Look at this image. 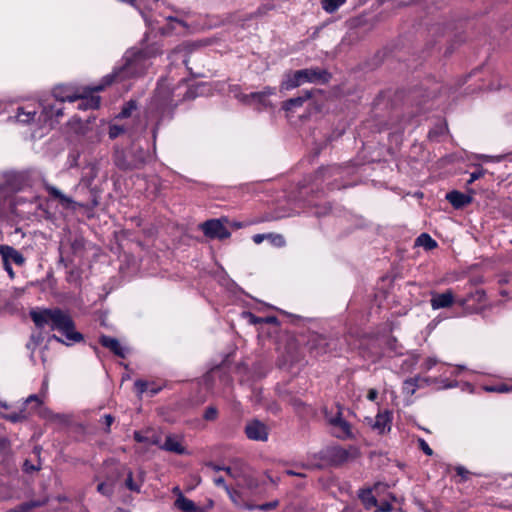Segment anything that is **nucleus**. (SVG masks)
Here are the masks:
<instances>
[{
  "label": "nucleus",
  "mask_w": 512,
  "mask_h": 512,
  "mask_svg": "<svg viewBox=\"0 0 512 512\" xmlns=\"http://www.w3.org/2000/svg\"><path fill=\"white\" fill-rule=\"evenodd\" d=\"M29 316L38 329L49 327L52 331L60 332L66 341L53 335V338L58 342L71 345L84 340V336L75 330V323L72 317L58 307L31 309Z\"/></svg>",
  "instance_id": "nucleus-1"
},
{
  "label": "nucleus",
  "mask_w": 512,
  "mask_h": 512,
  "mask_svg": "<svg viewBox=\"0 0 512 512\" xmlns=\"http://www.w3.org/2000/svg\"><path fill=\"white\" fill-rule=\"evenodd\" d=\"M177 103L173 98L172 89L164 82L159 81L151 101L146 109V120L152 123V135L156 139L159 127L166 118L171 119Z\"/></svg>",
  "instance_id": "nucleus-2"
},
{
  "label": "nucleus",
  "mask_w": 512,
  "mask_h": 512,
  "mask_svg": "<svg viewBox=\"0 0 512 512\" xmlns=\"http://www.w3.org/2000/svg\"><path fill=\"white\" fill-rule=\"evenodd\" d=\"M153 56L154 54L149 49L127 52L123 58L124 64L105 75L106 84L112 85L129 78L142 76L152 65L151 58Z\"/></svg>",
  "instance_id": "nucleus-3"
},
{
  "label": "nucleus",
  "mask_w": 512,
  "mask_h": 512,
  "mask_svg": "<svg viewBox=\"0 0 512 512\" xmlns=\"http://www.w3.org/2000/svg\"><path fill=\"white\" fill-rule=\"evenodd\" d=\"M112 159L119 170L127 172L144 168L150 160V153L135 144L129 148L115 146Z\"/></svg>",
  "instance_id": "nucleus-4"
},
{
  "label": "nucleus",
  "mask_w": 512,
  "mask_h": 512,
  "mask_svg": "<svg viewBox=\"0 0 512 512\" xmlns=\"http://www.w3.org/2000/svg\"><path fill=\"white\" fill-rule=\"evenodd\" d=\"M330 79L331 74L327 70L318 67L289 71L283 75V79L280 83V90L290 91L304 83L326 84Z\"/></svg>",
  "instance_id": "nucleus-5"
},
{
  "label": "nucleus",
  "mask_w": 512,
  "mask_h": 512,
  "mask_svg": "<svg viewBox=\"0 0 512 512\" xmlns=\"http://www.w3.org/2000/svg\"><path fill=\"white\" fill-rule=\"evenodd\" d=\"M343 168L338 164H331L319 167L310 176L311 191L325 193L340 189L342 185L338 182L342 178Z\"/></svg>",
  "instance_id": "nucleus-6"
},
{
  "label": "nucleus",
  "mask_w": 512,
  "mask_h": 512,
  "mask_svg": "<svg viewBox=\"0 0 512 512\" xmlns=\"http://www.w3.org/2000/svg\"><path fill=\"white\" fill-rule=\"evenodd\" d=\"M42 403V400L36 394L28 396L18 407H13L7 402L0 400V408L5 410L0 412V417L11 423H20L27 420L31 415V411L37 410Z\"/></svg>",
  "instance_id": "nucleus-7"
},
{
  "label": "nucleus",
  "mask_w": 512,
  "mask_h": 512,
  "mask_svg": "<svg viewBox=\"0 0 512 512\" xmlns=\"http://www.w3.org/2000/svg\"><path fill=\"white\" fill-rule=\"evenodd\" d=\"M311 357L318 359L325 355H334L340 348L339 339L319 333H311L306 342Z\"/></svg>",
  "instance_id": "nucleus-8"
},
{
  "label": "nucleus",
  "mask_w": 512,
  "mask_h": 512,
  "mask_svg": "<svg viewBox=\"0 0 512 512\" xmlns=\"http://www.w3.org/2000/svg\"><path fill=\"white\" fill-rule=\"evenodd\" d=\"M430 385H437L438 388L448 389L455 387L457 382L455 380H450L447 377H443L442 375L439 378L415 376L404 380L402 384V393L407 397H411L415 394L417 389Z\"/></svg>",
  "instance_id": "nucleus-9"
},
{
  "label": "nucleus",
  "mask_w": 512,
  "mask_h": 512,
  "mask_svg": "<svg viewBox=\"0 0 512 512\" xmlns=\"http://www.w3.org/2000/svg\"><path fill=\"white\" fill-rule=\"evenodd\" d=\"M110 85L111 84H106L104 76L98 85L81 87L79 90V98L76 100V102H78L77 109L83 111L98 109L101 104V98L94 93L101 92Z\"/></svg>",
  "instance_id": "nucleus-10"
},
{
  "label": "nucleus",
  "mask_w": 512,
  "mask_h": 512,
  "mask_svg": "<svg viewBox=\"0 0 512 512\" xmlns=\"http://www.w3.org/2000/svg\"><path fill=\"white\" fill-rule=\"evenodd\" d=\"M42 108L40 118H43V122H59L63 116L64 104L56 102L52 96L42 99L39 103Z\"/></svg>",
  "instance_id": "nucleus-11"
},
{
  "label": "nucleus",
  "mask_w": 512,
  "mask_h": 512,
  "mask_svg": "<svg viewBox=\"0 0 512 512\" xmlns=\"http://www.w3.org/2000/svg\"><path fill=\"white\" fill-rule=\"evenodd\" d=\"M358 454V449L354 446H350L348 449L335 446L328 450L327 457L331 464L339 466L348 462L350 459L356 458Z\"/></svg>",
  "instance_id": "nucleus-12"
},
{
  "label": "nucleus",
  "mask_w": 512,
  "mask_h": 512,
  "mask_svg": "<svg viewBox=\"0 0 512 512\" xmlns=\"http://www.w3.org/2000/svg\"><path fill=\"white\" fill-rule=\"evenodd\" d=\"M276 94V88L271 86H266L262 91L252 92L250 94H244L241 100L245 104H257L261 108H267L271 106V102L269 101V97Z\"/></svg>",
  "instance_id": "nucleus-13"
},
{
  "label": "nucleus",
  "mask_w": 512,
  "mask_h": 512,
  "mask_svg": "<svg viewBox=\"0 0 512 512\" xmlns=\"http://www.w3.org/2000/svg\"><path fill=\"white\" fill-rule=\"evenodd\" d=\"M81 87L73 85L61 84L55 86L51 91V96L56 102L64 104L66 101L73 103L79 98V90Z\"/></svg>",
  "instance_id": "nucleus-14"
},
{
  "label": "nucleus",
  "mask_w": 512,
  "mask_h": 512,
  "mask_svg": "<svg viewBox=\"0 0 512 512\" xmlns=\"http://www.w3.org/2000/svg\"><path fill=\"white\" fill-rule=\"evenodd\" d=\"M202 231L205 236L211 239L224 240L231 236V232L218 219L204 222L202 224Z\"/></svg>",
  "instance_id": "nucleus-15"
},
{
  "label": "nucleus",
  "mask_w": 512,
  "mask_h": 512,
  "mask_svg": "<svg viewBox=\"0 0 512 512\" xmlns=\"http://www.w3.org/2000/svg\"><path fill=\"white\" fill-rule=\"evenodd\" d=\"M328 422L336 429L335 437L342 440L354 438L351 424L342 417L340 411L334 417H331Z\"/></svg>",
  "instance_id": "nucleus-16"
},
{
  "label": "nucleus",
  "mask_w": 512,
  "mask_h": 512,
  "mask_svg": "<svg viewBox=\"0 0 512 512\" xmlns=\"http://www.w3.org/2000/svg\"><path fill=\"white\" fill-rule=\"evenodd\" d=\"M246 437L253 441H267L269 436L268 427L261 421L254 419L245 426Z\"/></svg>",
  "instance_id": "nucleus-17"
},
{
  "label": "nucleus",
  "mask_w": 512,
  "mask_h": 512,
  "mask_svg": "<svg viewBox=\"0 0 512 512\" xmlns=\"http://www.w3.org/2000/svg\"><path fill=\"white\" fill-rule=\"evenodd\" d=\"M393 421V412L385 409L379 411L375 416L374 424L372 428L376 430L380 435L389 433L391 431Z\"/></svg>",
  "instance_id": "nucleus-18"
},
{
  "label": "nucleus",
  "mask_w": 512,
  "mask_h": 512,
  "mask_svg": "<svg viewBox=\"0 0 512 512\" xmlns=\"http://www.w3.org/2000/svg\"><path fill=\"white\" fill-rule=\"evenodd\" d=\"M46 191L49 196L58 201V203L65 209L76 210L77 207L83 208L84 205L75 202L71 197L63 194L58 188L54 186H47Z\"/></svg>",
  "instance_id": "nucleus-19"
},
{
  "label": "nucleus",
  "mask_w": 512,
  "mask_h": 512,
  "mask_svg": "<svg viewBox=\"0 0 512 512\" xmlns=\"http://www.w3.org/2000/svg\"><path fill=\"white\" fill-rule=\"evenodd\" d=\"M455 302L454 294L451 289L446 290L443 293H432L430 299V305L433 310L449 308Z\"/></svg>",
  "instance_id": "nucleus-20"
},
{
  "label": "nucleus",
  "mask_w": 512,
  "mask_h": 512,
  "mask_svg": "<svg viewBox=\"0 0 512 512\" xmlns=\"http://www.w3.org/2000/svg\"><path fill=\"white\" fill-rule=\"evenodd\" d=\"M0 255L3 262H13L17 266L25 264V257L14 247L2 244L0 245Z\"/></svg>",
  "instance_id": "nucleus-21"
},
{
  "label": "nucleus",
  "mask_w": 512,
  "mask_h": 512,
  "mask_svg": "<svg viewBox=\"0 0 512 512\" xmlns=\"http://www.w3.org/2000/svg\"><path fill=\"white\" fill-rule=\"evenodd\" d=\"M99 343L102 347L109 349L114 355L120 358L126 357L125 349L121 346L118 339L108 335H101Z\"/></svg>",
  "instance_id": "nucleus-22"
},
{
  "label": "nucleus",
  "mask_w": 512,
  "mask_h": 512,
  "mask_svg": "<svg viewBox=\"0 0 512 512\" xmlns=\"http://www.w3.org/2000/svg\"><path fill=\"white\" fill-rule=\"evenodd\" d=\"M312 97V91H302V95L285 100L282 109L286 112H293L296 108L302 107Z\"/></svg>",
  "instance_id": "nucleus-23"
},
{
  "label": "nucleus",
  "mask_w": 512,
  "mask_h": 512,
  "mask_svg": "<svg viewBox=\"0 0 512 512\" xmlns=\"http://www.w3.org/2000/svg\"><path fill=\"white\" fill-rule=\"evenodd\" d=\"M446 199L455 209L463 208L472 202V196L457 190L448 192Z\"/></svg>",
  "instance_id": "nucleus-24"
},
{
  "label": "nucleus",
  "mask_w": 512,
  "mask_h": 512,
  "mask_svg": "<svg viewBox=\"0 0 512 512\" xmlns=\"http://www.w3.org/2000/svg\"><path fill=\"white\" fill-rule=\"evenodd\" d=\"M174 506L183 512H204L203 508L197 506L192 500L185 497L182 492H179V496L176 498Z\"/></svg>",
  "instance_id": "nucleus-25"
},
{
  "label": "nucleus",
  "mask_w": 512,
  "mask_h": 512,
  "mask_svg": "<svg viewBox=\"0 0 512 512\" xmlns=\"http://www.w3.org/2000/svg\"><path fill=\"white\" fill-rule=\"evenodd\" d=\"M134 388L138 395L148 393L150 396H154L161 391V387L157 386L154 382H148L142 379H138L134 382Z\"/></svg>",
  "instance_id": "nucleus-26"
},
{
  "label": "nucleus",
  "mask_w": 512,
  "mask_h": 512,
  "mask_svg": "<svg viewBox=\"0 0 512 512\" xmlns=\"http://www.w3.org/2000/svg\"><path fill=\"white\" fill-rule=\"evenodd\" d=\"M161 449L172 452L178 455L187 454V449L182 445V443L174 436L168 435L165 438L164 444L161 446Z\"/></svg>",
  "instance_id": "nucleus-27"
},
{
  "label": "nucleus",
  "mask_w": 512,
  "mask_h": 512,
  "mask_svg": "<svg viewBox=\"0 0 512 512\" xmlns=\"http://www.w3.org/2000/svg\"><path fill=\"white\" fill-rule=\"evenodd\" d=\"M37 114L36 108L33 105H26L19 107L15 118L18 122L23 124H29L34 121Z\"/></svg>",
  "instance_id": "nucleus-28"
},
{
  "label": "nucleus",
  "mask_w": 512,
  "mask_h": 512,
  "mask_svg": "<svg viewBox=\"0 0 512 512\" xmlns=\"http://www.w3.org/2000/svg\"><path fill=\"white\" fill-rule=\"evenodd\" d=\"M122 470L114 464L106 465V472L103 476H96L95 480L100 478H104L105 481H108L113 487L115 483L122 477Z\"/></svg>",
  "instance_id": "nucleus-29"
},
{
  "label": "nucleus",
  "mask_w": 512,
  "mask_h": 512,
  "mask_svg": "<svg viewBox=\"0 0 512 512\" xmlns=\"http://www.w3.org/2000/svg\"><path fill=\"white\" fill-rule=\"evenodd\" d=\"M358 497L366 510H370L377 506V499L371 488L360 489Z\"/></svg>",
  "instance_id": "nucleus-30"
},
{
  "label": "nucleus",
  "mask_w": 512,
  "mask_h": 512,
  "mask_svg": "<svg viewBox=\"0 0 512 512\" xmlns=\"http://www.w3.org/2000/svg\"><path fill=\"white\" fill-rule=\"evenodd\" d=\"M47 499L44 500H30L17 505L6 512H31L32 510L46 505Z\"/></svg>",
  "instance_id": "nucleus-31"
},
{
  "label": "nucleus",
  "mask_w": 512,
  "mask_h": 512,
  "mask_svg": "<svg viewBox=\"0 0 512 512\" xmlns=\"http://www.w3.org/2000/svg\"><path fill=\"white\" fill-rule=\"evenodd\" d=\"M386 348L391 356H401L404 354V346L394 336L388 337Z\"/></svg>",
  "instance_id": "nucleus-32"
},
{
  "label": "nucleus",
  "mask_w": 512,
  "mask_h": 512,
  "mask_svg": "<svg viewBox=\"0 0 512 512\" xmlns=\"http://www.w3.org/2000/svg\"><path fill=\"white\" fill-rule=\"evenodd\" d=\"M416 245L424 247L426 250L435 249L438 244L429 234L422 233L416 239Z\"/></svg>",
  "instance_id": "nucleus-33"
},
{
  "label": "nucleus",
  "mask_w": 512,
  "mask_h": 512,
  "mask_svg": "<svg viewBox=\"0 0 512 512\" xmlns=\"http://www.w3.org/2000/svg\"><path fill=\"white\" fill-rule=\"evenodd\" d=\"M226 492L232 503L238 508H245L247 504L242 496V493L234 488L226 487Z\"/></svg>",
  "instance_id": "nucleus-34"
},
{
  "label": "nucleus",
  "mask_w": 512,
  "mask_h": 512,
  "mask_svg": "<svg viewBox=\"0 0 512 512\" xmlns=\"http://www.w3.org/2000/svg\"><path fill=\"white\" fill-rule=\"evenodd\" d=\"M280 502L279 500L275 499L270 502H266L263 504H246L245 509L252 511V510H261V511H271L275 510L279 506Z\"/></svg>",
  "instance_id": "nucleus-35"
},
{
  "label": "nucleus",
  "mask_w": 512,
  "mask_h": 512,
  "mask_svg": "<svg viewBox=\"0 0 512 512\" xmlns=\"http://www.w3.org/2000/svg\"><path fill=\"white\" fill-rule=\"evenodd\" d=\"M321 6L327 13H334L337 11L346 0H320Z\"/></svg>",
  "instance_id": "nucleus-36"
},
{
  "label": "nucleus",
  "mask_w": 512,
  "mask_h": 512,
  "mask_svg": "<svg viewBox=\"0 0 512 512\" xmlns=\"http://www.w3.org/2000/svg\"><path fill=\"white\" fill-rule=\"evenodd\" d=\"M483 390L486 392H493V393H509V392H512V385H508L506 383H498L495 385H485V386H483Z\"/></svg>",
  "instance_id": "nucleus-37"
},
{
  "label": "nucleus",
  "mask_w": 512,
  "mask_h": 512,
  "mask_svg": "<svg viewBox=\"0 0 512 512\" xmlns=\"http://www.w3.org/2000/svg\"><path fill=\"white\" fill-rule=\"evenodd\" d=\"M136 109H137V102L135 100H129L128 102H126L123 105L122 110L118 114L117 118H120V119L128 118L132 115V112L135 111Z\"/></svg>",
  "instance_id": "nucleus-38"
},
{
  "label": "nucleus",
  "mask_w": 512,
  "mask_h": 512,
  "mask_svg": "<svg viewBox=\"0 0 512 512\" xmlns=\"http://www.w3.org/2000/svg\"><path fill=\"white\" fill-rule=\"evenodd\" d=\"M125 487L132 491V492H137L139 493L140 490H141V485L140 484H137L134 479H133V472L132 470L128 469V472H127V477L125 479Z\"/></svg>",
  "instance_id": "nucleus-39"
},
{
  "label": "nucleus",
  "mask_w": 512,
  "mask_h": 512,
  "mask_svg": "<svg viewBox=\"0 0 512 512\" xmlns=\"http://www.w3.org/2000/svg\"><path fill=\"white\" fill-rule=\"evenodd\" d=\"M97 492L103 496L110 497L114 493V487L108 481H101L97 485Z\"/></svg>",
  "instance_id": "nucleus-40"
},
{
  "label": "nucleus",
  "mask_w": 512,
  "mask_h": 512,
  "mask_svg": "<svg viewBox=\"0 0 512 512\" xmlns=\"http://www.w3.org/2000/svg\"><path fill=\"white\" fill-rule=\"evenodd\" d=\"M85 243L83 238H75L70 243V251L73 255H77L84 251Z\"/></svg>",
  "instance_id": "nucleus-41"
},
{
  "label": "nucleus",
  "mask_w": 512,
  "mask_h": 512,
  "mask_svg": "<svg viewBox=\"0 0 512 512\" xmlns=\"http://www.w3.org/2000/svg\"><path fill=\"white\" fill-rule=\"evenodd\" d=\"M126 132V128L122 125L111 124L109 126L108 135L110 139H116Z\"/></svg>",
  "instance_id": "nucleus-42"
},
{
  "label": "nucleus",
  "mask_w": 512,
  "mask_h": 512,
  "mask_svg": "<svg viewBox=\"0 0 512 512\" xmlns=\"http://www.w3.org/2000/svg\"><path fill=\"white\" fill-rule=\"evenodd\" d=\"M485 173L486 170L481 165H477L475 170L470 173V178L467 181V184H472L476 180L482 178L485 175Z\"/></svg>",
  "instance_id": "nucleus-43"
},
{
  "label": "nucleus",
  "mask_w": 512,
  "mask_h": 512,
  "mask_svg": "<svg viewBox=\"0 0 512 512\" xmlns=\"http://www.w3.org/2000/svg\"><path fill=\"white\" fill-rule=\"evenodd\" d=\"M274 9V4L265 3L260 5L257 10L251 15V17H261L266 15L269 11Z\"/></svg>",
  "instance_id": "nucleus-44"
},
{
  "label": "nucleus",
  "mask_w": 512,
  "mask_h": 512,
  "mask_svg": "<svg viewBox=\"0 0 512 512\" xmlns=\"http://www.w3.org/2000/svg\"><path fill=\"white\" fill-rule=\"evenodd\" d=\"M218 417V410L215 406H208L203 414V418L206 421H214Z\"/></svg>",
  "instance_id": "nucleus-45"
},
{
  "label": "nucleus",
  "mask_w": 512,
  "mask_h": 512,
  "mask_svg": "<svg viewBox=\"0 0 512 512\" xmlns=\"http://www.w3.org/2000/svg\"><path fill=\"white\" fill-rule=\"evenodd\" d=\"M267 239L276 247H282L285 245V239L280 234H267Z\"/></svg>",
  "instance_id": "nucleus-46"
},
{
  "label": "nucleus",
  "mask_w": 512,
  "mask_h": 512,
  "mask_svg": "<svg viewBox=\"0 0 512 512\" xmlns=\"http://www.w3.org/2000/svg\"><path fill=\"white\" fill-rule=\"evenodd\" d=\"M486 298V293L484 290L482 289H478L475 291V293L471 294L467 299H464L462 304H464L465 302L469 301L470 299H475L477 300L478 302H482L484 301Z\"/></svg>",
  "instance_id": "nucleus-47"
},
{
  "label": "nucleus",
  "mask_w": 512,
  "mask_h": 512,
  "mask_svg": "<svg viewBox=\"0 0 512 512\" xmlns=\"http://www.w3.org/2000/svg\"><path fill=\"white\" fill-rule=\"evenodd\" d=\"M455 472L457 474V476H460L461 477V482H465L469 479V475L471 474L470 471H468L465 467L463 466H457L455 467Z\"/></svg>",
  "instance_id": "nucleus-48"
},
{
  "label": "nucleus",
  "mask_w": 512,
  "mask_h": 512,
  "mask_svg": "<svg viewBox=\"0 0 512 512\" xmlns=\"http://www.w3.org/2000/svg\"><path fill=\"white\" fill-rule=\"evenodd\" d=\"M115 418L111 414H105L101 418V423L105 425V432H110V427L113 424Z\"/></svg>",
  "instance_id": "nucleus-49"
},
{
  "label": "nucleus",
  "mask_w": 512,
  "mask_h": 512,
  "mask_svg": "<svg viewBox=\"0 0 512 512\" xmlns=\"http://www.w3.org/2000/svg\"><path fill=\"white\" fill-rule=\"evenodd\" d=\"M438 361L437 359L435 358H432V357H428L427 359H425V361L422 363L421 367L423 369V371H429L431 370L433 367H435L437 365Z\"/></svg>",
  "instance_id": "nucleus-50"
},
{
  "label": "nucleus",
  "mask_w": 512,
  "mask_h": 512,
  "mask_svg": "<svg viewBox=\"0 0 512 512\" xmlns=\"http://www.w3.org/2000/svg\"><path fill=\"white\" fill-rule=\"evenodd\" d=\"M59 262L62 263L65 268H68V267H70L72 265L73 258L70 257L69 255L65 256L63 250L60 248Z\"/></svg>",
  "instance_id": "nucleus-51"
},
{
  "label": "nucleus",
  "mask_w": 512,
  "mask_h": 512,
  "mask_svg": "<svg viewBox=\"0 0 512 512\" xmlns=\"http://www.w3.org/2000/svg\"><path fill=\"white\" fill-rule=\"evenodd\" d=\"M419 442V448L427 455V456H432L433 455V450L431 449V447L428 445V443L420 438L418 440Z\"/></svg>",
  "instance_id": "nucleus-52"
},
{
  "label": "nucleus",
  "mask_w": 512,
  "mask_h": 512,
  "mask_svg": "<svg viewBox=\"0 0 512 512\" xmlns=\"http://www.w3.org/2000/svg\"><path fill=\"white\" fill-rule=\"evenodd\" d=\"M377 511L378 512H390L393 509V506L388 501H383L379 505L377 504Z\"/></svg>",
  "instance_id": "nucleus-53"
},
{
  "label": "nucleus",
  "mask_w": 512,
  "mask_h": 512,
  "mask_svg": "<svg viewBox=\"0 0 512 512\" xmlns=\"http://www.w3.org/2000/svg\"><path fill=\"white\" fill-rule=\"evenodd\" d=\"M23 469L25 472L31 473V472L39 471L41 469V467H40V465L36 466V465L30 463L28 460H26L24 462Z\"/></svg>",
  "instance_id": "nucleus-54"
},
{
  "label": "nucleus",
  "mask_w": 512,
  "mask_h": 512,
  "mask_svg": "<svg viewBox=\"0 0 512 512\" xmlns=\"http://www.w3.org/2000/svg\"><path fill=\"white\" fill-rule=\"evenodd\" d=\"M133 438L138 443H149V438L144 436L141 431H134Z\"/></svg>",
  "instance_id": "nucleus-55"
},
{
  "label": "nucleus",
  "mask_w": 512,
  "mask_h": 512,
  "mask_svg": "<svg viewBox=\"0 0 512 512\" xmlns=\"http://www.w3.org/2000/svg\"><path fill=\"white\" fill-rule=\"evenodd\" d=\"M263 323L265 324H271L278 326L280 324L278 318L276 316H266L263 317Z\"/></svg>",
  "instance_id": "nucleus-56"
},
{
  "label": "nucleus",
  "mask_w": 512,
  "mask_h": 512,
  "mask_svg": "<svg viewBox=\"0 0 512 512\" xmlns=\"http://www.w3.org/2000/svg\"><path fill=\"white\" fill-rule=\"evenodd\" d=\"M366 398L369 401H375L378 398V391L374 388L369 389Z\"/></svg>",
  "instance_id": "nucleus-57"
},
{
  "label": "nucleus",
  "mask_w": 512,
  "mask_h": 512,
  "mask_svg": "<svg viewBox=\"0 0 512 512\" xmlns=\"http://www.w3.org/2000/svg\"><path fill=\"white\" fill-rule=\"evenodd\" d=\"M213 482L216 486L218 487H223L225 490H226V487H229L226 482H225V479L222 477V476H219V477H215L213 479Z\"/></svg>",
  "instance_id": "nucleus-58"
},
{
  "label": "nucleus",
  "mask_w": 512,
  "mask_h": 512,
  "mask_svg": "<svg viewBox=\"0 0 512 512\" xmlns=\"http://www.w3.org/2000/svg\"><path fill=\"white\" fill-rule=\"evenodd\" d=\"M207 467L211 468L212 470L218 472V471H224L225 466L216 464L214 462H208L206 464Z\"/></svg>",
  "instance_id": "nucleus-59"
},
{
  "label": "nucleus",
  "mask_w": 512,
  "mask_h": 512,
  "mask_svg": "<svg viewBox=\"0 0 512 512\" xmlns=\"http://www.w3.org/2000/svg\"><path fill=\"white\" fill-rule=\"evenodd\" d=\"M252 239L254 243L261 244L264 239H267V234H255Z\"/></svg>",
  "instance_id": "nucleus-60"
},
{
  "label": "nucleus",
  "mask_w": 512,
  "mask_h": 512,
  "mask_svg": "<svg viewBox=\"0 0 512 512\" xmlns=\"http://www.w3.org/2000/svg\"><path fill=\"white\" fill-rule=\"evenodd\" d=\"M250 322L252 324H263V317H258L252 313H249Z\"/></svg>",
  "instance_id": "nucleus-61"
},
{
  "label": "nucleus",
  "mask_w": 512,
  "mask_h": 512,
  "mask_svg": "<svg viewBox=\"0 0 512 512\" xmlns=\"http://www.w3.org/2000/svg\"><path fill=\"white\" fill-rule=\"evenodd\" d=\"M301 361V357L298 356V355H289L288 358H287V362L290 364V365H294L298 362Z\"/></svg>",
  "instance_id": "nucleus-62"
},
{
  "label": "nucleus",
  "mask_w": 512,
  "mask_h": 512,
  "mask_svg": "<svg viewBox=\"0 0 512 512\" xmlns=\"http://www.w3.org/2000/svg\"><path fill=\"white\" fill-rule=\"evenodd\" d=\"M3 266H4V269L6 270V272L9 274V276L11 278L14 277V271L12 269L10 262H3Z\"/></svg>",
  "instance_id": "nucleus-63"
},
{
  "label": "nucleus",
  "mask_w": 512,
  "mask_h": 512,
  "mask_svg": "<svg viewBox=\"0 0 512 512\" xmlns=\"http://www.w3.org/2000/svg\"><path fill=\"white\" fill-rule=\"evenodd\" d=\"M224 472L231 478H236V474L234 473L233 469L230 466H225Z\"/></svg>",
  "instance_id": "nucleus-64"
}]
</instances>
